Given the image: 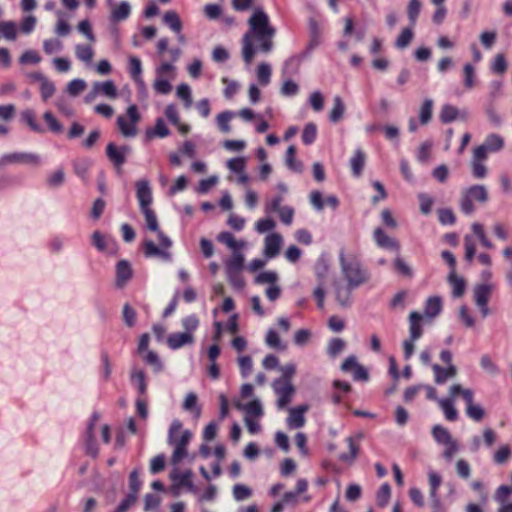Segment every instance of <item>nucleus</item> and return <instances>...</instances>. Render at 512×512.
Instances as JSON below:
<instances>
[{"label":"nucleus","instance_id":"nucleus-1","mask_svg":"<svg viewBox=\"0 0 512 512\" xmlns=\"http://www.w3.org/2000/svg\"><path fill=\"white\" fill-rule=\"evenodd\" d=\"M275 35L276 28L268 14L261 8L255 9L248 19V30L242 37L241 54L245 64L250 65L258 53L269 54L274 48Z\"/></svg>","mask_w":512,"mask_h":512},{"label":"nucleus","instance_id":"nucleus-2","mask_svg":"<svg viewBox=\"0 0 512 512\" xmlns=\"http://www.w3.org/2000/svg\"><path fill=\"white\" fill-rule=\"evenodd\" d=\"M339 265L346 284H334L335 299L342 307H348L352 302V291L367 283L370 274L354 253L344 250L339 252Z\"/></svg>","mask_w":512,"mask_h":512},{"label":"nucleus","instance_id":"nucleus-3","mask_svg":"<svg viewBox=\"0 0 512 512\" xmlns=\"http://www.w3.org/2000/svg\"><path fill=\"white\" fill-rule=\"evenodd\" d=\"M193 437L190 430L183 429L179 419H174L169 427L167 442L173 447L171 463L176 466L189 456L188 445Z\"/></svg>","mask_w":512,"mask_h":512},{"label":"nucleus","instance_id":"nucleus-4","mask_svg":"<svg viewBox=\"0 0 512 512\" xmlns=\"http://www.w3.org/2000/svg\"><path fill=\"white\" fill-rule=\"evenodd\" d=\"M217 240L232 250V255L225 261L226 270H243L245 257L241 252L246 247L244 240H237L230 232H221Z\"/></svg>","mask_w":512,"mask_h":512},{"label":"nucleus","instance_id":"nucleus-5","mask_svg":"<svg viewBox=\"0 0 512 512\" xmlns=\"http://www.w3.org/2000/svg\"><path fill=\"white\" fill-rule=\"evenodd\" d=\"M142 117L135 104L127 107L125 114H121L116 119V126L125 138H133L138 134V124Z\"/></svg>","mask_w":512,"mask_h":512},{"label":"nucleus","instance_id":"nucleus-6","mask_svg":"<svg viewBox=\"0 0 512 512\" xmlns=\"http://www.w3.org/2000/svg\"><path fill=\"white\" fill-rule=\"evenodd\" d=\"M488 200V191L484 185L476 184L461 193L460 209L465 215L475 211L474 202L485 203Z\"/></svg>","mask_w":512,"mask_h":512},{"label":"nucleus","instance_id":"nucleus-7","mask_svg":"<svg viewBox=\"0 0 512 512\" xmlns=\"http://www.w3.org/2000/svg\"><path fill=\"white\" fill-rule=\"evenodd\" d=\"M157 232L160 247L152 240L143 242V253L146 258L158 257L164 261L170 262L172 259L169 248L172 246L171 239L166 236L160 229Z\"/></svg>","mask_w":512,"mask_h":512},{"label":"nucleus","instance_id":"nucleus-8","mask_svg":"<svg viewBox=\"0 0 512 512\" xmlns=\"http://www.w3.org/2000/svg\"><path fill=\"white\" fill-rule=\"evenodd\" d=\"M42 164V158L39 154L33 152L15 151L5 153L0 156V168L9 165H28L38 167Z\"/></svg>","mask_w":512,"mask_h":512},{"label":"nucleus","instance_id":"nucleus-9","mask_svg":"<svg viewBox=\"0 0 512 512\" xmlns=\"http://www.w3.org/2000/svg\"><path fill=\"white\" fill-rule=\"evenodd\" d=\"M495 287L492 282H483L473 288L474 302L484 318L490 313L488 303Z\"/></svg>","mask_w":512,"mask_h":512},{"label":"nucleus","instance_id":"nucleus-10","mask_svg":"<svg viewBox=\"0 0 512 512\" xmlns=\"http://www.w3.org/2000/svg\"><path fill=\"white\" fill-rule=\"evenodd\" d=\"M505 147V139L498 133L486 135L482 144L476 146L473 151L488 159L489 154L501 152Z\"/></svg>","mask_w":512,"mask_h":512},{"label":"nucleus","instance_id":"nucleus-11","mask_svg":"<svg viewBox=\"0 0 512 512\" xmlns=\"http://www.w3.org/2000/svg\"><path fill=\"white\" fill-rule=\"evenodd\" d=\"M272 388L277 395V407L278 409H284L291 402L292 396L295 389L291 381L286 379H275L272 383Z\"/></svg>","mask_w":512,"mask_h":512},{"label":"nucleus","instance_id":"nucleus-12","mask_svg":"<svg viewBox=\"0 0 512 512\" xmlns=\"http://www.w3.org/2000/svg\"><path fill=\"white\" fill-rule=\"evenodd\" d=\"M99 420L100 414L94 412L89 419V422L84 433L86 453L92 457H96L99 453L98 445L94 439V427Z\"/></svg>","mask_w":512,"mask_h":512},{"label":"nucleus","instance_id":"nucleus-13","mask_svg":"<svg viewBox=\"0 0 512 512\" xmlns=\"http://www.w3.org/2000/svg\"><path fill=\"white\" fill-rule=\"evenodd\" d=\"M133 268L128 260L122 259L116 263L115 266V286L118 289H123L127 286L133 278Z\"/></svg>","mask_w":512,"mask_h":512},{"label":"nucleus","instance_id":"nucleus-14","mask_svg":"<svg viewBox=\"0 0 512 512\" xmlns=\"http://www.w3.org/2000/svg\"><path fill=\"white\" fill-rule=\"evenodd\" d=\"M192 475L191 470L181 472L178 468H174L170 473V478L176 488L186 487L189 491L195 493L197 489L192 482Z\"/></svg>","mask_w":512,"mask_h":512},{"label":"nucleus","instance_id":"nucleus-15","mask_svg":"<svg viewBox=\"0 0 512 512\" xmlns=\"http://www.w3.org/2000/svg\"><path fill=\"white\" fill-rule=\"evenodd\" d=\"M129 378L131 385L137 390L138 396H146L148 385L144 370L133 366L130 370Z\"/></svg>","mask_w":512,"mask_h":512},{"label":"nucleus","instance_id":"nucleus-16","mask_svg":"<svg viewBox=\"0 0 512 512\" xmlns=\"http://www.w3.org/2000/svg\"><path fill=\"white\" fill-rule=\"evenodd\" d=\"M136 197L140 210L150 208L152 203V191L149 182L145 179L136 182Z\"/></svg>","mask_w":512,"mask_h":512},{"label":"nucleus","instance_id":"nucleus-17","mask_svg":"<svg viewBox=\"0 0 512 512\" xmlns=\"http://www.w3.org/2000/svg\"><path fill=\"white\" fill-rule=\"evenodd\" d=\"M92 245L99 251L108 254L116 252V245L112 239L103 235L99 231H94L91 236Z\"/></svg>","mask_w":512,"mask_h":512},{"label":"nucleus","instance_id":"nucleus-18","mask_svg":"<svg viewBox=\"0 0 512 512\" xmlns=\"http://www.w3.org/2000/svg\"><path fill=\"white\" fill-rule=\"evenodd\" d=\"M129 152L128 146L117 147L114 143H109L106 148L107 157L116 167H121L126 162Z\"/></svg>","mask_w":512,"mask_h":512},{"label":"nucleus","instance_id":"nucleus-19","mask_svg":"<svg viewBox=\"0 0 512 512\" xmlns=\"http://www.w3.org/2000/svg\"><path fill=\"white\" fill-rule=\"evenodd\" d=\"M428 481L430 486V499L431 506L433 509L438 510L441 506V501L438 496V489L442 483V477L435 471L430 470L428 472Z\"/></svg>","mask_w":512,"mask_h":512},{"label":"nucleus","instance_id":"nucleus-20","mask_svg":"<svg viewBox=\"0 0 512 512\" xmlns=\"http://www.w3.org/2000/svg\"><path fill=\"white\" fill-rule=\"evenodd\" d=\"M283 244V238L278 233H271L265 237L264 240V255L271 259L275 258L280 251Z\"/></svg>","mask_w":512,"mask_h":512},{"label":"nucleus","instance_id":"nucleus-21","mask_svg":"<svg viewBox=\"0 0 512 512\" xmlns=\"http://www.w3.org/2000/svg\"><path fill=\"white\" fill-rule=\"evenodd\" d=\"M195 342L194 335L185 332H174L167 337V345L172 350H178Z\"/></svg>","mask_w":512,"mask_h":512},{"label":"nucleus","instance_id":"nucleus-22","mask_svg":"<svg viewBox=\"0 0 512 512\" xmlns=\"http://www.w3.org/2000/svg\"><path fill=\"white\" fill-rule=\"evenodd\" d=\"M373 238L376 244L385 249H391L398 251L400 249V245L398 241L390 236H388L384 230L380 227L376 228L373 232Z\"/></svg>","mask_w":512,"mask_h":512},{"label":"nucleus","instance_id":"nucleus-23","mask_svg":"<svg viewBox=\"0 0 512 512\" xmlns=\"http://www.w3.org/2000/svg\"><path fill=\"white\" fill-rule=\"evenodd\" d=\"M308 410L307 405H300L295 408L289 409V416L287 418V424L290 428L298 429L304 426L305 417L304 413Z\"/></svg>","mask_w":512,"mask_h":512},{"label":"nucleus","instance_id":"nucleus-24","mask_svg":"<svg viewBox=\"0 0 512 512\" xmlns=\"http://www.w3.org/2000/svg\"><path fill=\"white\" fill-rule=\"evenodd\" d=\"M432 370L434 372V380L436 384H444L448 380L454 378L457 374V368L454 365L443 368L438 364H433Z\"/></svg>","mask_w":512,"mask_h":512},{"label":"nucleus","instance_id":"nucleus-25","mask_svg":"<svg viewBox=\"0 0 512 512\" xmlns=\"http://www.w3.org/2000/svg\"><path fill=\"white\" fill-rule=\"evenodd\" d=\"M170 130L167 127L163 118H157L155 121V125L152 128H148L145 131V137L147 140H152L155 138H165L170 135Z\"/></svg>","mask_w":512,"mask_h":512},{"label":"nucleus","instance_id":"nucleus-26","mask_svg":"<svg viewBox=\"0 0 512 512\" xmlns=\"http://www.w3.org/2000/svg\"><path fill=\"white\" fill-rule=\"evenodd\" d=\"M486 160L487 158L472 151L471 172L475 179H483L487 176V167L485 165Z\"/></svg>","mask_w":512,"mask_h":512},{"label":"nucleus","instance_id":"nucleus-27","mask_svg":"<svg viewBox=\"0 0 512 512\" xmlns=\"http://www.w3.org/2000/svg\"><path fill=\"white\" fill-rule=\"evenodd\" d=\"M366 163V155L361 148H357L353 156L350 158L349 164L351 167L352 175L354 177H360L362 175L364 166Z\"/></svg>","mask_w":512,"mask_h":512},{"label":"nucleus","instance_id":"nucleus-28","mask_svg":"<svg viewBox=\"0 0 512 512\" xmlns=\"http://www.w3.org/2000/svg\"><path fill=\"white\" fill-rule=\"evenodd\" d=\"M362 438V434L359 433L355 437H348L346 442L348 444L349 453H343L340 455L339 459L343 462L351 463L353 462L359 453V445L358 441Z\"/></svg>","mask_w":512,"mask_h":512},{"label":"nucleus","instance_id":"nucleus-29","mask_svg":"<svg viewBox=\"0 0 512 512\" xmlns=\"http://www.w3.org/2000/svg\"><path fill=\"white\" fill-rule=\"evenodd\" d=\"M92 160L90 158H78L72 163L75 174L83 181L89 180V169L92 166Z\"/></svg>","mask_w":512,"mask_h":512},{"label":"nucleus","instance_id":"nucleus-30","mask_svg":"<svg viewBox=\"0 0 512 512\" xmlns=\"http://www.w3.org/2000/svg\"><path fill=\"white\" fill-rule=\"evenodd\" d=\"M110 21L113 23L126 20L131 13V6L127 1H122L110 10Z\"/></svg>","mask_w":512,"mask_h":512},{"label":"nucleus","instance_id":"nucleus-31","mask_svg":"<svg viewBox=\"0 0 512 512\" xmlns=\"http://www.w3.org/2000/svg\"><path fill=\"white\" fill-rule=\"evenodd\" d=\"M448 283L452 288V295L455 298L463 296L466 289V281L463 277L458 276L456 271H450L448 275Z\"/></svg>","mask_w":512,"mask_h":512},{"label":"nucleus","instance_id":"nucleus-32","mask_svg":"<svg viewBox=\"0 0 512 512\" xmlns=\"http://www.w3.org/2000/svg\"><path fill=\"white\" fill-rule=\"evenodd\" d=\"M423 320L422 314L413 311L409 315V333L412 340H418L422 336L421 322Z\"/></svg>","mask_w":512,"mask_h":512},{"label":"nucleus","instance_id":"nucleus-33","mask_svg":"<svg viewBox=\"0 0 512 512\" xmlns=\"http://www.w3.org/2000/svg\"><path fill=\"white\" fill-rule=\"evenodd\" d=\"M438 404L443 411L445 418L449 421H455L458 418V411L454 406V397L441 398L438 400Z\"/></svg>","mask_w":512,"mask_h":512},{"label":"nucleus","instance_id":"nucleus-34","mask_svg":"<svg viewBox=\"0 0 512 512\" xmlns=\"http://www.w3.org/2000/svg\"><path fill=\"white\" fill-rule=\"evenodd\" d=\"M304 58H305V54L293 55L290 58H288L285 61L283 68H282L283 75L292 76V75L297 74L299 71V67Z\"/></svg>","mask_w":512,"mask_h":512},{"label":"nucleus","instance_id":"nucleus-35","mask_svg":"<svg viewBox=\"0 0 512 512\" xmlns=\"http://www.w3.org/2000/svg\"><path fill=\"white\" fill-rule=\"evenodd\" d=\"M163 22L169 27V29L172 32L176 34L182 32L183 24L179 15L175 11L170 10L165 12L163 15Z\"/></svg>","mask_w":512,"mask_h":512},{"label":"nucleus","instance_id":"nucleus-36","mask_svg":"<svg viewBox=\"0 0 512 512\" xmlns=\"http://www.w3.org/2000/svg\"><path fill=\"white\" fill-rule=\"evenodd\" d=\"M93 88L98 94H102L110 99H115L117 97V88L113 81L107 80L104 82H94Z\"/></svg>","mask_w":512,"mask_h":512},{"label":"nucleus","instance_id":"nucleus-37","mask_svg":"<svg viewBox=\"0 0 512 512\" xmlns=\"http://www.w3.org/2000/svg\"><path fill=\"white\" fill-rule=\"evenodd\" d=\"M442 311V299L439 296L429 297L424 307V314L429 318H434Z\"/></svg>","mask_w":512,"mask_h":512},{"label":"nucleus","instance_id":"nucleus-38","mask_svg":"<svg viewBox=\"0 0 512 512\" xmlns=\"http://www.w3.org/2000/svg\"><path fill=\"white\" fill-rule=\"evenodd\" d=\"M75 55L79 61L86 65H91L94 57V49L90 45L76 44Z\"/></svg>","mask_w":512,"mask_h":512},{"label":"nucleus","instance_id":"nucleus-39","mask_svg":"<svg viewBox=\"0 0 512 512\" xmlns=\"http://www.w3.org/2000/svg\"><path fill=\"white\" fill-rule=\"evenodd\" d=\"M476 84H477L476 69L472 64L466 63L463 66L464 88L467 90H471L476 86Z\"/></svg>","mask_w":512,"mask_h":512},{"label":"nucleus","instance_id":"nucleus-40","mask_svg":"<svg viewBox=\"0 0 512 512\" xmlns=\"http://www.w3.org/2000/svg\"><path fill=\"white\" fill-rule=\"evenodd\" d=\"M295 154L296 148L293 145L289 146L286 151L285 163L290 170L301 173L303 171V164L300 160L296 159Z\"/></svg>","mask_w":512,"mask_h":512},{"label":"nucleus","instance_id":"nucleus-41","mask_svg":"<svg viewBox=\"0 0 512 512\" xmlns=\"http://www.w3.org/2000/svg\"><path fill=\"white\" fill-rule=\"evenodd\" d=\"M237 408L240 410H243L246 413V416L250 417H260L263 415V408L261 402L256 399L253 401H250L247 404H240L238 403Z\"/></svg>","mask_w":512,"mask_h":512},{"label":"nucleus","instance_id":"nucleus-42","mask_svg":"<svg viewBox=\"0 0 512 512\" xmlns=\"http://www.w3.org/2000/svg\"><path fill=\"white\" fill-rule=\"evenodd\" d=\"M236 116V113L230 110L223 111L216 116V124L223 133L231 131L230 121Z\"/></svg>","mask_w":512,"mask_h":512},{"label":"nucleus","instance_id":"nucleus-43","mask_svg":"<svg viewBox=\"0 0 512 512\" xmlns=\"http://www.w3.org/2000/svg\"><path fill=\"white\" fill-rule=\"evenodd\" d=\"M344 112H345V105H344L342 98L340 96H335L333 98V107L329 114V120L332 123L339 122L343 118Z\"/></svg>","mask_w":512,"mask_h":512},{"label":"nucleus","instance_id":"nucleus-44","mask_svg":"<svg viewBox=\"0 0 512 512\" xmlns=\"http://www.w3.org/2000/svg\"><path fill=\"white\" fill-rule=\"evenodd\" d=\"M450 396L456 397L457 395H461L464 401L466 402V407L473 405L474 393L471 389H465L460 384H454L449 389Z\"/></svg>","mask_w":512,"mask_h":512},{"label":"nucleus","instance_id":"nucleus-45","mask_svg":"<svg viewBox=\"0 0 512 512\" xmlns=\"http://www.w3.org/2000/svg\"><path fill=\"white\" fill-rule=\"evenodd\" d=\"M144 362L149 365L154 373H160L164 370V363L159 355L154 351H147L143 355Z\"/></svg>","mask_w":512,"mask_h":512},{"label":"nucleus","instance_id":"nucleus-46","mask_svg":"<svg viewBox=\"0 0 512 512\" xmlns=\"http://www.w3.org/2000/svg\"><path fill=\"white\" fill-rule=\"evenodd\" d=\"M459 114V110L455 106L445 104L441 108L439 118L442 123L447 124L456 120L459 117Z\"/></svg>","mask_w":512,"mask_h":512},{"label":"nucleus","instance_id":"nucleus-47","mask_svg":"<svg viewBox=\"0 0 512 512\" xmlns=\"http://www.w3.org/2000/svg\"><path fill=\"white\" fill-rule=\"evenodd\" d=\"M21 119L23 122H25L32 131L37 133H43L44 129L43 127L37 122L35 118V113L30 110L26 109L21 113Z\"/></svg>","mask_w":512,"mask_h":512},{"label":"nucleus","instance_id":"nucleus-48","mask_svg":"<svg viewBox=\"0 0 512 512\" xmlns=\"http://www.w3.org/2000/svg\"><path fill=\"white\" fill-rule=\"evenodd\" d=\"M432 435L438 444L445 445L454 440L450 432L441 425H435L432 429Z\"/></svg>","mask_w":512,"mask_h":512},{"label":"nucleus","instance_id":"nucleus-49","mask_svg":"<svg viewBox=\"0 0 512 512\" xmlns=\"http://www.w3.org/2000/svg\"><path fill=\"white\" fill-rule=\"evenodd\" d=\"M512 456V449L509 445L505 444L500 446L493 454V461L497 465L505 464Z\"/></svg>","mask_w":512,"mask_h":512},{"label":"nucleus","instance_id":"nucleus-50","mask_svg":"<svg viewBox=\"0 0 512 512\" xmlns=\"http://www.w3.org/2000/svg\"><path fill=\"white\" fill-rule=\"evenodd\" d=\"M421 0H409L407 5V16L411 26H415L421 11Z\"/></svg>","mask_w":512,"mask_h":512},{"label":"nucleus","instance_id":"nucleus-51","mask_svg":"<svg viewBox=\"0 0 512 512\" xmlns=\"http://www.w3.org/2000/svg\"><path fill=\"white\" fill-rule=\"evenodd\" d=\"M433 101L431 99H425L422 103L419 111V121L422 125H426L432 118Z\"/></svg>","mask_w":512,"mask_h":512},{"label":"nucleus","instance_id":"nucleus-52","mask_svg":"<svg viewBox=\"0 0 512 512\" xmlns=\"http://www.w3.org/2000/svg\"><path fill=\"white\" fill-rule=\"evenodd\" d=\"M413 37L414 33L411 27L402 29L401 33L395 41V47L398 49H405L409 46Z\"/></svg>","mask_w":512,"mask_h":512},{"label":"nucleus","instance_id":"nucleus-53","mask_svg":"<svg viewBox=\"0 0 512 512\" xmlns=\"http://www.w3.org/2000/svg\"><path fill=\"white\" fill-rule=\"evenodd\" d=\"M129 74L134 82L143 79L142 78V63L136 56L129 57Z\"/></svg>","mask_w":512,"mask_h":512},{"label":"nucleus","instance_id":"nucleus-54","mask_svg":"<svg viewBox=\"0 0 512 512\" xmlns=\"http://www.w3.org/2000/svg\"><path fill=\"white\" fill-rule=\"evenodd\" d=\"M480 366L489 375L495 376L499 374L498 365L493 361L491 356L488 354H483L480 357Z\"/></svg>","mask_w":512,"mask_h":512},{"label":"nucleus","instance_id":"nucleus-55","mask_svg":"<svg viewBox=\"0 0 512 512\" xmlns=\"http://www.w3.org/2000/svg\"><path fill=\"white\" fill-rule=\"evenodd\" d=\"M0 32L6 40H15L17 37V26L13 21L0 22Z\"/></svg>","mask_w":512,"mask_h":512},{"label":"nucleus","instance_id":"nucleus-56","mask_svg":"<svg viewBox=\"0 0 512 512\" xmlns=\"http://www.w3.org/2000/svg\"><path fill=\"white\" fill-rule=\"evenodd\" d=\"M394 269L398 274L406 278H412L414 275L413 269L401 257H396L393 261Z\"/></svg>","mask_w":512,"mask_h":512},{"label":"nucleus","instance_id":"nucleus-57","mask_svg":"<svg viewBox=\"0 0 512 512\" xmlns=\"http://www.w3.org/2000/svg\"><path fill=\"white\" fill-rule=\"evenodd\" d=\"M181 325L185 333H190V335H193V333L198 329L200 325V320L197 315L191 314L182 318Z\"/></svg>","mask_w":512,"mask_h":512},{"label":"nucleus","instance_id":"nucleus-58","mask_svg":"<svg viewBox=\"0 0 512 512\" xmlns=\"http://www.w3.org/2000/svg\"><path fill=\"white\" fill-rule=\"evenodd\" d=\"M257 79L262 86H267L271 80V66L268 63H260L257 67Z\"/></svg>","mask_w":512,"mask_h":512},{"label":"nucleus","instance_id":"nucleus-59","mask_svg":"<svg viewBox=\"0 0 512 512\" xmlns=\"http://www.w3.org/2000/svg\"><path fill=\"white\" fill-rule=\"evenodd\" d=\"M316 137H317V126L316 124L310 122V123H307L305 126H304V129H303V132H302V142L305 144V145H311L315 142L316 140Z\"/></svg>","mask_w":512,"mask_h":512},{"label":"nucleus","instance_id":"nucleus-60","mask_svg":"<svg viewBox=\"0 0 512 512\" xmlns=\"http://www.w3.org/2000/svg\"><path fill=\"white\" fill-rule=\"evenodd\" d=\"M265 343L273 349L284 350L286 346L282 344L279 334L274 329H269L265 337Z\"/></svg>","mask_w":512,"mask_h":512},{"label":"nucleus","instance_id":"nucleus-61","mask_svg":"<svg viewBox=\"0 0 512 512\" xmlns=\"http://www.w3.org/2000/svg\"><path fill=\"white\" fill-rule=\"evenodd\" d=\"M346 343L341 338H333L327 346V354L331 358H336L345 348Z\"/></svg>","mask_w":512,"mask_h":512},{"label":"nucleus","instance_id":"nucleus-62","mask_svg":"<svg viewBox=\"0 0 512 512\" xmlns=\"http://www.w3.org/2000/svg\"><path fill=\"white\" fill-rule=\"evenodd\" d=\"M176 94L179 99L184 101L186 108H189L192 105L191 88L188 84H179L176 89Z\"/></svg>","mask_w":512,"mask_h":512},{"label":"nucleus","instance_id":"nucleus-63","mask_svg":"<svg viewBox=\"0 0 512 512\" xmlns=\"http://www.w3.org/2000/svg\"><path fill=\"white\" fill-rule=\"evenodd\" d=\"M86 87H87V83L83 79L77 78V79H73L72 81H70L68 83L66 91L70 96L76 97L81 92H83Z\"/></svg>","mask_w":512,"mask_h":512},{"label":"nucleus","instance_id":"nucleus-64","mask_svg":"<svg viewBox=\"0 0 512 512\" xmlns=\"http://www.w3.org/2000/svg\"><path fill=\"white\" fill-rule=\"evenodd\" d=\"M233 497L236 501H244L251 497L252 490L244 484H236L232 489Z\"/></svg>","mask_w":512,"mask_h":512}]
</instances>
